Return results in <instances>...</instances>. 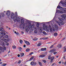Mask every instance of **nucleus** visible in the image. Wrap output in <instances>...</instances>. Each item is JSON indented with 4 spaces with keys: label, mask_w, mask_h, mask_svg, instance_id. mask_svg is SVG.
<instances>
[{
    "label": "nucleus",
    "mask_w": 66,
    "mask_h": 66,
    "mask_svg": "<svg viewBox=\"0 0 66 66\" xmlns=\"http://www.w3.org/2000/svg\"><path fill=\"white\" fill-rule=\"evenodd\" d=\"M66 8H63L62 7H61L60 5H58L56 9V11L55 15L57 13H61L62 14H64L66 13Z\"/></svg>",
    "instance_id": "1"
},
{
    "label": "nucleus",
    "mask_w": 66,
    "mask_h": 66,
    "mask_svg": "<svg viewBox=\"0 0 66 66\" xmlns=\"http://www.w3.org/2000/svg\"><path fill=\"white\" fill-rule=\"evenodd\" d=\"M26 20V22L29 23L28 25L29 26H30V29H32V28L34 29V27H35V26L34 23L36 24V22H35L34 21H29L28 20Z\"/></svg>",
    "instance_id": "2"
},
{
    "label": "nucleus",
    "mask_w": 66,
    "mask_h": 66,
    "mask_svg": "<svg viewBox=\"0 0 66 66\" xmlns=\"http://www.w3.org/2000/svg\"><path fill=\"white\" fill-rule=\"evenodd\" d=\"M27 23H23V25L22 26V28L23 29H26V28L25 30L26 32L29 31V30H33V28H32L31 29H30V28H31V27H30V26H29V25L27 26Z\"/></svg>",
    "instance_id": "3"
},
{
    "label": "nucleus",
    "mask_w": 66,
    "mask_h": 66,
    "mask_svg": "<svg viewBox=\"0 0 66 66\" xmlns=\"http://www.w3.org/2000/svg\"><path fill=\"white\" fill-rule=\"evenodd\" d=\"M58 19H59V22L58 21H56V23H57L59 26H61L60 24L61 25H63V24H64V23L63 22V19L60 18H58Z\"/></svg>",
    "instance_id": "4"
},
{
    "label": "nucleus",
    "mask_w": 66,
    "mask_h": 66,
    "mask_svg": "<svg viewBox=\"0 0 66 66\" xmlns=\"http://www.w3.org/2000/svg\"><path fill=\"white\" fill-rule=\"evenodd\" d=\"M11 18L12 19H13V18H16L17 17L15 16L14 14L13 13H12L11 14Z\"/></svg>",
    "instance_id": "5"
},
{
    "label": "nucleus",
    "mask_w": 66,
    "mask_h": 66,
    "mask_svg": "<svg viewBox=\"0 0 66 66\" xmlns=\"http://www.w3.org/2000/svg\"><path fill=\"white\" fill-rule=\"evenodd\" d=\"M48 26H43V28L44 29H46V31L47 32H49V28H48Z\"/></svg>",
    "instance_id": "6"
},
{
    "label": "nucleus",
    "mask_w": 66,
    "mask_h": 66,
    "mask_svg": "<svg viewBox=\"0 0 66 66\" xmlns=\"http://www.w3.org/2000/svg\"><path fill=\"white\" fill-rule=\"evenodd\" d=\"M54 26L55 27V30L56 31L57 30L59 29V27H58V25H57V24L55 23L54 25Z\"/></svg>",
    "instance_id": "7"
},
{
    "label": "nucleus",
    "mask_w": 66,
    "mask_h": 66,
    "mask_svg": "<svg viewBox=\"0 0 66 66\" xmlns=\"http://www.w3.org/2000/svg\"><path fill=\"white\" fill-rule=\"evenodd\" d=\"M1 33H2V37H3L5 35V31L4 30H2L1 31Z\"/></svg>",
    "instance_id": "8"
},
{
    "label": "nucleus",
    "mask_w": 66,
    "mask_h": 66,
    "mask_svg": "<svg viewBox=\"0 0 66 66\" xmlns=\"http://www.w3.org/2000/svg\"><path fill=\"white\" fill-rule=\"evenodd\" d=\"M0 45L4 47L5 46V43H4L3 42L1 41L0 43Z\"/></svg>",
    "instance_id": "9"
},
{
    "label": "nucleus",
    "mask_w": 66,
    "mask_h": 66,
    "mask_svg": "<svg viewBox=\"0 0 66 66\" xmlns=\"http://www.w3.org/2000/svg\"><path fill=\"white\" fill-rule=\"evenodd\" d=\"M36 27H37V28H39V24H40L41 23L39 22H36Z\"/></svg>",
    "instance_id": "10"
},
{
    "label": "nucleus",
    "mask_w": 66,
    "mask_h": 66,
    "mask_svg": "<svg viewBox=\"0 0 66 66\" xmlns=\"http://www.w3.org/2000/svg\"><path fill=\"white\" fill-rule=\"evenodd\" d=\"M6 14L8 16H9L10 15V11L9 10L7 11Z\"/></svg>",
    "instance_id": "11"
},
{
    "label": "nucleus",
    "mask_w": 66,
    "mask_h": 66,
    "mask_svg": "<svg viewBox=\"0 0 66 66\" xmlns=\"http://www.w3.org/2000/svg\"><path fill=\"white\" fill-rule=\"evenodd\" d=\"M61 16L64 19H65V18L66 17V14H64L61 15Z\"/></svg>",
    "instance_id": "12"
},
{
    "label": "nucleus",
    "mask_w": 66,
    "mask_h": 66,
    "mask_svg": "<svg viewBox=\"0 0 66 66\" xmlns=\"http://www.w3.org/2000/svg\"><path fill=\"white\" fill-rule=\"evenodd\" d=\"M46 50H47V48H42L41 49V51H46Z\"/></svg>",
    "instance_id": "13"
},
{
    "label": "nucleus",
    "mask_w": 66,
    "mask_h": 66,
    "mask_svg": "<svg viewBox=\"0 0 66 66\" xmlns=\"http://www.w3.org/2000/svg\"><path fill=\"white\" fill-rule=\"evenodd\" d=\"M16 18L17 19V22H19L20 21V20H21V19L19 17H16Z\"/></svg>",
    "instance_id": "14"
},
{
    "label": "nucleus",
    "mask_w": 66,
    "mask_h": 66,
    "mask_svg": "<svg viewBox=\"0 0 66 66\" xmlns=\"http://www.w3.org/2000/svg\"><path fill=\"white\" fill-rule=\"evenodd\" d=\"M25 43L27 45H30V43H29V42H28L27 41H25Z\"/></svg>",
    "instance_id": "15"
},
{
    "label": "nucleus",
    "mask_w": 66,
    "mask_h": 66,
    "mask_svg": "<svg viewBox=\"0 0 66 66\" xmlns=\"http://www.w3.org/2000/svg\"><path fill=\"white\" fill-rule=\"evenodd\" d=\"M34 32L36 34L37 33V28L36 27L35 28Z\"/></svg>",
    "instance_id": "16"
},
{
    "label": "nucleus",
    "mask_w": 66,
    "mask_h": 66,
    "mask_svg": "<svg viewBox=\"0 0 66 66\" xmlns=\"http://www.w3.org/2000/svg\"><path fill=\"white\" fill-rule=\"evenodd\" d=\"M57 47L58 48H61L62 47V45L61 44H59L57 45Z\"/></svg>",
    "instance_id": "17"
},
{
    "label": "nucleus",
    "mask_w": 66,
    "mask_h": 66,
    "mask_svg": "<svg viewBox=\"0 0 66 66\" xmlns=\"http://www.w3.org/2000/svg\"><path fill=\"white\" fill-rule=\"evenodd\" d=\"M45 56L46 55H45L42 54L40 55L39 56V57H45Z\"/></svg>",
    "instance_id": "18"
},
{
    "label": "nucleus",
    "mask_w": 66,
    "mask_h": 66,
    "mask_svg": "<svg viewBox=\"0 0 66 66\" xmlns=\"http://www.w3.org/2000/svg\"><path fill=\"white\" fill-rule=\"evenodd\" d=\"M21 24H23L24 23V20H23V19H21Z\"/></svg>",
    "instance_id": "19"
},
{
    "label": "nucleus",
    "mask_w": 66,
    "mask_h": 66,
    "mask_svg": "<svg viewBox=\"0 0 66 66\" xmlns=\"http://www.w3.org/2000/svg\"><path fill=\"white\" fill-rule=\"evenodd\" d=\"M56 50L55 49H53L51 50L49 52L51 53V52H54Z\"/></svg>",
    "instance_id": "20"
},
{
    "label": "nucleus",
    "mask_w": 66,
    "mask_h": 66,
    "mask_svg": "<svg viewBox=\"0 0 66 66\" xmlns=\"http://www.w3.org/2000/svg\"><path fill=\"white\" fill-rule=\"evenodd\" d=\"M39 31L40 33H42V27H39Z\"/></svg>",
    "instance_id": "21"
},
{
    "label": "nucleus",
    "mask_w": 66,
    "mask_h": 66,
    "mask_svg": "<svg viewBox=\"0 0 66 66\" xmlns=\"http://www.w3.org/2000/svg\"><path fill=\"white\" fill-rule=\"evenodd\" d=\"M10 40V39H8V40L7 39H4V42H5L6 43V42H9Z\"/></svg>",
    "instance_id": "22"
},
{
    "label": "nucleus",
    "mask_w": 66,
    "mask_h": 66,
    "mask_svg": "<svg viewBox=\"0 0 66 66\" xmlns=\"http://www.w3.org/2000/svg\"><path fill=\"white\" fill-rule=\"evenodd\" d=\"M20 54L21 55V57H22V56H24V54L23 53H21Z\"/></svg>",
    "instance_id": "23"
},
{
    "label": "nucleus",
    "mask_w": 66,
    "mask_h": 66,
    "mask_svg": "<svg viewBox=\"0 0 66 66\" xmlns=\"http://www.w3.org/2000/svg\"><path fill=\"white\" fill-rule=\"evenodd\" d=\"M18 49H19V51H21V50H22V48H21V47H20L19 48H18Z\"/></svg>",
    "instance_id": "24"
},
{
    "label": "nucleus",
    "mask_w": 66,
    "mask_h": 66,
    "mask_svg": "<svg viewBox=\"0 0 66 66\" xmlns=\"http://www.w3.org/2000/svg\"><path fill=\"white\" fill-rule=\"evenodd\" d=\"M17 18H14L13 19V20L14 21L16 22V21H17V19H16Z\"/></svg>",
    "instance_id": "25"
},
{
    "label": "nucleus",
    "mask_w": 66,
    "mask_h": 66,
    "mask_svg": "<svg viewBox=\"0 0 66 66\" xmlns=\"http://www.w3.org/2000/svg\"><path fill=\"white\" fill-rule=\"evenodd\" d=\"M54 57L53 56L51 58V61H52L53 60H54Z\"/></svg>",
    "instance_id": "26"
},
{
    "label": "nucleus",
    "mask_w": 66,
    "mask_h": 66,
    "mask_svg": "<svg viewBox=\"0 0 66 66\" xmlns=\"http://www.w3.org/2000/svg\"><path fill=\"white\" fill-rule=\"evenodd\" d=\"M33 58H34V57L32 56L31 57L29 60V61H31L32 60H33Z\"/></svg>",
    "instance_id": "27"
},
{
    "label": "nucleus",
    "mask_w": 66,
    "mask_h": 66,
    "mask_svg": "<svg viewBox=\"0 0 66 66\" xmlns=\"http://www.w3.org/2000/svg\"><path fill=\"white\" fill-rule=\"evenodd\" d=\"M16 48V47L15 46H12V48L14 49H15Z\"/></svg>",
    "instance_id": "28"
},
{
    "label": "nucleus",
    "mask_w": 66,
    "mask_h": 66,
    "mask_svg": "<svg viewBox=\"0 0 66 66\" xmlns=\"http://www.w3.org/2000/svg\"><path fill=\"white\" fill-rule=\"evenodd\" d=\"M64 50V52H66V48H65V47H64L63 48Z\"/></svg>",
    "instance_id": "29"
},
{
    "label": "nucleus",
    "mask_w": 66,
    "mask_h": 66,
    "mask_svg": "<svg viewBox=\"0 0 66 66\" xmlns=\"http://www.w3.org/2000/svg\"><path fill=\"white\" fill-rule=\"evenodd\" d=\"M8 37H9V36H8V35H5V37L6 38H7Z\"/></svg>",
    "instance_id": "30"
},
{
    "label": "nucleus",
    "mask_w": 66,
    "mask_h": 66,
    "mask_svg": "<svg viewBox=\"0 0 66 66\" xmlns=\"http://www.w3.org/2000/svg\"><path fill=\"white\" fill-rule=\"evenodd\" d=\"M20 44H22V43H23V41L22 40H20Z\"/></svg>",
    "instance_id": "31"
},
{
    "label": "nucleus",
    "mask_w": 66,
    "mask_h": 66,
    "mask_svg": "<svg viewBox=\"0 0 66 66\" xmlns=\"http://www.w3.org/2000/svg\"><path fill=\"white\" fill-rule=\"evenodd\" d=\"M2 66H6V63H3V64L2 65Z\"/></svg>",
    "instance_id": "32"
},
{
    "label": "nucleus",
    "mask_w": 66,
    "mask_h": 66,
    "mask_svg": "<svg viewBox=\"0 0 66 66\" xmlns=\"http://www.w3.org/2000/svg\"><path fill=\"white\" fill-rule=\"evenodd\" d=\"M38 39V38H36L34 39H33V40L34 41H36V40H37Z\"/></svg>",
    "instance_id": "33"
},
{
    "label": "nucleus",
    "mask_w": 66,
    "mask_h": 66,
    "mask_svg": "<svg viewBox=\"0 0 66 66\" xmlns=\"http://www.w3.org/2000/svg\"><path fill=\"white\" fill-rule=\"evenodd\" d=\"M30 51V49H27L26 50V52H29Z\"/></svg>",
    "instance_id": "34"
},
{
    "label": "nucleus",
    "mask_w": 66,
    "mask_h": 66,
    "mask_svg": "<svg viewBox=\"0 0 66 66\" xmlns=\"http://www.w3.org/2000/svg\"><path fill=\"white\" fill-rule=\"evenodd\" d=\"M41 44H42L41 43H39L37 45V46H38V47L39 46H40V45H41Z\"/></svg>",
    "instance_id": "35"
},
{
    "label": "nucleus",
    "mask_w": 66,
    "mask_h": 66,
    "mask_svg": "<svg viewBox=\"0 0 66 66\" xmlns=\"http://www.w3.org/2000/svg\"><path fill=\"white\" fill-rule=\"evenodd\" d=\"M57 35V33H55L54 34V36L55 37Z\"/></svg>",
    "instance_id": "36"
},
{
    "label": "nucleus",
    "mask_w": 66,
    "mask_h": 66,
    "mask_svg": "<svg viewBox=\"0 0 66 66\" xmlns=\"http://www.w3.org/2000/svg\"><path fill=\"white\" fill-rule=\"evenodd\" d=\"M43 33L44 35H47V33H46L45 31H43Z\"/></svg>",
    "instance_id": "37"
},
{
    "label": "nucleus",
    "mask_w": 66,
    "mask_h": 66,
    "mask_svg": "<svg viewBox=\"0 0 66 66\" xmlns=\"http://www.w3.org/2000/svg\"><path fill=\"white\" fill-rule=\"evenodd\" d=\"M34 64V62H31L30 63V64L31 65H33V64Z\"/></svg>",
    "instance_id": "38"
},
{
    "label": "nucleus",
    "mask_w": 66,
    "mask_h": 66,
    "mask_svg": "<svg viewBox=\"0 0 66 66\" xmlns=\"http://www.w3.org/2000/svg\"><path fill=\"white\" fill-rule=\"evenodd\" d=\"M55 16L54 18V19L52 21L49 22H52V21L53 22V20H54V19H55L54 18H55Z\"/></svg>",
    "instance_id": "39"
},
{
    "label": "nucleus",
    "mask_w": 66,
    "mask_h": 66,
    "mask_svg": "<svg viewBox=\"0 0 66 66\" xmlns=\"http://www.w3.org/2000/svg\"><path fill=\"white\" fill-rule=\"evenodd\" d=\"M1 15H2L3 17H4V13H3L2 14L1 13Z\"/></svg>",
    "instance_id": "40"
},
{
    "label": "nucleus",
    "mask_w": 66,
    "mask_h": 66,
    "mask_svg": "<svg viewBox=\"0 0 66 66\" xmlns=\"http://www.w3.org/2000/svg\"><path fill=\"white\" fill-rule=\"evenodd\" d=\"M42 61L44 63H46V61L45 60H43Z\"/></svg>",
    "instance_id": "41"
},
{
    "label": "nucleus",
    "mask_w": 66,
    "mask_h": 66,
    "mask_svg": "<svg viewBox=\"0 0 66 66\" xmlns=\"http://www.w3.org/2000/svg\"><path fill=\"white\" fill-rule=\"evenodd\" d=\"M39 64L40 65V66H42V63H41L40 62H39Z\"/></svg>",
    "instance_id": "42"
},
{
    "label": "nucleus",
    "mask_w": 66,
    "mask_h": 66,
    "mask_svg": "<svg viewBox=\"0 0 66 66\" xmlns=\"http://www.w3.org/2000/svg\"><path fill=\"white\" fill-rule=\"evenodd\" d=\"M15 16L16 17V16H18V15H17V12H16L15 13Z\"/></svg>",
    "instance_id": "43"
},
{
    "label": "nucleus",
    "mask_w": 66,
    "mask_h": 66,
    "mask_svg": "<svg viewBox=\"0 0 66 66\" xmlns=\"http://www.w3.org/2000/svg\"><path fill=\"white\" fill-rule=\"evenodd\" d=\"M3 49V48L2 47H0V50H2Z\"/></svg>",
    "instance_id": "44"
},
{
    "label": "nucleus",
    "mask_w": 66,
    "mask_h": 66,
    "mask_svg": "<svg viewBox=\"0 0 66 66\" xmlns=\"http://www.w3.org/2000/svg\"><path fill=\"white\" fill-rule=\"evenodd\" d=\"M48 59L49 60H50L51 59V56H48Z\"/></svg>",
    "instance_id": "45"
},
{
    "label": "nucleus",
    "mask_w": 66,
    "mask_h": 66,
    "mask_svg": "<svg viewBox=\"0 0 66 66\" xmlns=\"http://www.w3.org/2000/svg\"><path fill=\"white\" fill-rule=\"evenodd\" d=\"M53 54L55 55L56 54H57V52H54L53 53Z\"/></svg>",
    "instance_id": "46"
},
{
    "label": "nucleus",
    "mask_w": 66,
    "mask_h": 66,
    "mask_svg": "<svg viewBox=\"0 0 66 66\" xmlns=\"http://www.w3.org/2000/svg\"><path fill=\"white\" fill-rule=\"evenodd\" d=\"M21 60H19V61L18 62V63L19 64H20V63H21Z\"/></svg>",
    "instance_id": "47"
},
{
    "label": "nucleus",
    "mask_w": 66,
    "mask_h": 66,
    "mask_svg": "<svg viewBox=\"0 0 66 66\" xmlns=\"http://www.w3.org/2000/svg\"><path fill=\"white\" fill-rule=\"evenodd\" d=\"M50 31H51V32H52V28H50Z\"/></svg>",
    "instance_id": "48"
},
{
    "label": "nucleus",
    "mask_w": 66,
    "mask_h": 66,
    "mask_svg": "<svg viewBox=\"0 0 66 66\" xmlns=\"http://www.w3.org/2000/svg\"><path fill=\"white\" fill-rule=\"evenodd\" d=\"M48 39L47 37H45V38H43V39Z\"/></svg>",
    "instance_id": "49"
},
{
    "label": "nucleus",
    "mask_w": 66,
    "mask_h": 66,
    "mask_svg": "<svg viewBox=\"0 0 66 66\" xmlns=\"http://www.w3.org/2000/svg\"><path fill=\"white\" fill-rule=\"evenodd\" d=\"M53 45H51L50 47V48H53Z\"/></svg>",
    "instance_id": "50"
},
{
    "label": "nucleus",
    "mask_w": 66,
    "mask_h": 66,
    "mask_svg": "<svg viewBox=\"0 0 66 66\" xmlns=\"http://www.w3.org/2000/svg\"><path fill=\"white\" fill-rule=\"evenodd\" d=\"M3 29L2 28H0V31H2L3 30Z\"/></svg>",
    "instance_id": "51"
},
{
    "label": "nucleus",
    "mask_w": 66,
    "mask_h": 66,
    "mask_svg": "<svg viewBox=\"0 0 66 66\" xmlns=\"http://www.w3.org/2000/svg\"><path fill=\"white\" fill-rule=\"evenodd\" d=\"M3 49L4 50H6V47H4V48H3Z\"/></svg>",
    "instance_id": "52"
},
{
    "label": "nucleus",
    "mask_w": 66,
    "mask_h": 66,
    "mask_svg": "<svg viewBox=\"0 0 66 66\" xmlns=\"http://www.w3.org/2000/svg\"><path fill=\"white\" fill-rule=\"evenodd\" d=\"M6 45H7V46H9V44L8 43H6Z\"/></svg>",
    "instance_id": "53"
},
{
    "label": "nucleus",
    "mask_w": 66,
    "mask_h": 66,
    "mask_svg": "<svg viewBox=\"0 0 66 66\" xmlns=\"http://www.w3.org/2000/svg\"><path fill=\"white\" fill-rule=\"evenodd\" d=\"M2 36V33L0 32V36Z\"/></svg>",
    "instance_id": "54"
},
{
    "label": "nucleus",
    "mask_w": 66,
    "mask_h": 66,
    "mask_svg": "<svg viewBox=\"0 0 66 66\" xmlns=\"http://www.w3.org/2000/svg\"><path fill=\"white\" fill-rule=\"evenodd\" d=\"M16 35H19V33L18 32H17L16 34Z\"/></svg>",
    "instance_id": "55"
},
{
    "label": "nucleus",
    "mask_w": 66,
    "mask_h": 66,
    "mask_svg": "<svg viewBox=\"0 0 66 66\" xmlns=\"http://www.w3.org/2000/svg\"><path fill=\"white\" fill-rule=\"evenodd\" d=\"M34 65H36V62H35L34 63Z\"/></svg>",
    "instance_id": "56"
},
{
    "label": "nucleus",
    "mask_w": 66,
    "mask_h": 66,
    "mask_svg": "<svg viewBox=\"0 0 66 66\" xmlns=\"http://www.w3.org/2000/svg\"><path fill=\"white\" fill-rule=\"evenodd\" d=\"M33 52L31 53H30V55H31V54H33Z\"/></svg>",
    "instance_id": "57"
},
{
    "label": "nucleus",
    "mask_w": 66,
    "mask_h": 66,
    "mask_svg": "<svg viewBox=\"0 0 66 66\" xmlns=\"http://www.w3.org/2000/svg\"><path fill=\"white\" fill-rule=\"evenodd\" d=\"M49 29H50V28H51V26H49Z\"/></svg>",
    "instance_id": "58"
},
{
    "label": "nucleus",
    "mask_w": 66,
    "mask_h": 66,
    "mask_svg": "<svg viewBox=\"0 0 66 66\" xmlns=\"http://www.w3.org/2000/svg\"><path fill=\"white\" fill-rule=\"evenodd\" d=\"M2 37H2V36H0V39H1V38H2Z\"/></svg>",
    "instance_id": "59"
},
{
    "label": "nucleus",
    "mask_w": 66,
    "mask_h": 66,
    "mask_svg": "<svg viewBox=\"0 0 66 66\" xmlns=\"http://www.w3.org/2000/svg\"><path fill=\"white\" fill-rule=\"evenodd\" d=\"M23 46V47H24V48L26 47V45H24Z\"/></svg>",
    "instance_id": "60"
},
{
    "label": "nucleus",
    "mask_w": 66,
    "mask_h": 66,
    "mask_svg": "<svg viewBox=\"0 0 66 66\" xmlns=\"http://www.w3.org/2000/svg\"><path fill=\"white\" fill-rule=\"evenodd\" d=\"M18 57H20V55H19V54H18Z\"/></svg>",
    "instance_id": "61"
},
{
    "label": "nucleus",
    "mask_w": 66,
    "mask_h": 66,
    "mask_svg": "<svg viewBox=\"0 0 66 66\" xmlns=\"http://www.w3.org/2000/svg\"><path fill=\"white\" fill-rule=\"evenodd\" d=\"M0 24H1V25H2V24H3L2 23H1V22H0Z\"/></svg>",
    "instance_id": "62"
},
{
    "label": "nucleus",
    "mask_w": 66,
    "mask_h": 66,
    "mask_svg": "<svg viewBox=\"0 0 66 66\" xmlns=\"http://www.w3.org/2000/svg\"><path fill=\"white\" fill-rule=\"evenodd\" d=\"M21 33L22 34H23V33H24V32H23V31H22L21 32Z\"/></svg>",
    "instance_id": "63"
},
{
    "label": "nucleus",
    "mask_w": 66,
    "mask_h": 66,
    "mask_svg": "<svg viewBox=\"0 0 66 66\" xmlns=\"http://www.w3.org/2000/svg\"><path fill=\"white\" fill-rule=\"evenodd\" d=\"M64 65L66 66V61L64 63Z\"/></svg>",
    "instance_id": "64"
}]
</instances>
